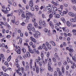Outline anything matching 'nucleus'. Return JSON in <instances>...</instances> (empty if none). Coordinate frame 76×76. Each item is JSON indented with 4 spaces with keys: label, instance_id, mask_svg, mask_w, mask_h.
<instances>
[{
    "label": "nucleus",
    "instance_id": "nucleus-42",
    "mask_svg": "<svg viewBox=\"0 0 76 76\" xmlns=\"http://www.w3.org/2000/svg\"><path fill=\"white\" fill-rule=\"evenodd\" d=\"M30 9H31V10L32 11H34V9H35V8L32 7H30Z\"/></svg>",
    "mask_w": 76,
    "mask_h": 76
},
{
    "label": "nucleus",
    "instance_id": "nucleus-2",
    "mask_svg": "<svg viewBox=\"0 0 76 76\" xmlns=\"http://www.w3.org/2000/svg\"><path fill=\"white\" fill-rule=\"evenodd\" d=\"M26 20H25V21L26 23H28L29 21V20H28L30 19V17H29V16L28 15H26Z\"/></svg>",
    "mask_w": 76,
    "mask_h": 76
},
{
    "label": "nucleus",
    "instance_id": "nucleus-17",
    "mask_svg": "<svg viewBox=\"0 0 76 76\" xmlns=\"http://www.w3.org/2000/svg\"><path fill=\"white\" fill-rule=\"evenodd\" d=\"M49 25L50 26H52L53 28H54V25H53V23L51 21L50 22Z\"/></svg>",
    "mask_w": 76,
    "mask_h": 76
},
{
    "label": "nucleus",
    "instance_id": "nucleus-41",
    "mask_svg": "<svg viewBox=\"0 0 76 76\" xmlns=\"http://www.w3.org/2000/svg\"><path fill=\"white\" fill-rule=\"evenodd\" d=\"M10 58H11V56H10L7 59V61H9L10 60Z\"/></svg>",
    "mask_w": 76,
    "mask_h": 76
},
{
    "label": "nucleus",
    "instance_id": "nucleus-4",
    "mask_svg": "<svg viewBox=\"0 0 76 76\" xmlns=\"http://www.w3.org/2000/svg\"><path fill=\"white\" fill-rule=\"evenodd\" d=\"M0 73H1L0 75V76H9V75L6 73H4V75L3 74V72H0Z\"/></svg>",
    "mask_w": 76,
    "mask_h": 76
},
{
    "label": "nucleus",
    "instance_id": "nucleus-12",
    "mask_svg": "<svg viewBox=\"0 0 76 76\" xmlns=\"http://www.w3.org/2000/svg\"><path fill=\"white\" fill-rule=\"evenodd\" d=\"M28 16L30 17V18H33V14H32V13L31 12H29V14H28Z\"/></svg>",
    "mask_w": 76,
    "mask_h": 76
},
{
    "label": "nucleus",
    "instance_id": "nucleus-18",
    "mask_svg": "<svg viewBox=\"0 0 76 76\" xmlns=\"http://www.w3.org/2000/svg\"><path fill=\"white\" fill-rule=\"evenodd\" d=\"M36 71L37 73H39V67H37L36 68Z\"/></svg>",
    "mask_w": 76,
    "mask_h": 76
},
{
    "label": "nucleus",
    "instance_id": "nucleus-15",
    "mask_svg": "<svg viewBox=\"0 0 76 76\" xmlns=\"http://www.w3.org/2000/svg\"><path fill=\"white\" fill-rule=\"evenodd\" d=\"M2 68L3 70L4 71V72H6L7 68L6 67L4 66H3L2 67Z\"/></svg>",
    "mask_w": 76,
    "mask_h": 76
},
{
    "label": "nucleus",
    "instance_id": "nucleus-43",
    "mask_svg": "<svg viewBox=\"0 0 76 76\" xmlns=\"http://www.w3.org/2000/svg\"><path fill=\"white\" fill-rule=\"evenodd\" d=\"M19 42L20 44H22V38H20V39Z\"/></svg>",
    "mask_w": 76,
    "mask_h": 76
},
{
    "label": "nucleus",
    "instance_id": "nucleus-24",
    "mask_svg": "<svg viewBox=\"0 0 76 76\" xmlns=\"http://www.w3.org/2000/svg\"><path fill=\"white\" fill-rule=\"evenodd\" d=\"M27 28L28 31H31V26H30V25H28L27 26Z\"/></svg>",
    "mask_w": 76,
    "mask_h": 76
},
{
    "label": "nucleus",
    "instance_id": "nucleus-55",
    "mask_svg": "<svg viewBox=\"0 0 76 76\" xmlns=\"http://www.w3.org/2000/svg\"><path fill=\"white\" fill-rule=\"evenodd\" d=\"M55 28H56V30L57 31H58L60 30V29H59V28H58L57 26H55Z\"/></svg>",
    "mask_w": 76,
    "mask_h": 76
},
{
    "label": "nucleus",
    "instance_id": "nucleus-39",
    "mask_svg": "<svg viewBox=\"0 0 76 76\" xmlns=\"http://www.w3.org/2000/svg\"><path fill=\"white\" fill-rule=\"evenodd\" d=\"M35 21H36V19H35V18H33L32 19V22H35Z\"/></svg>",
    "mask_w": 76,
    "mask_h": 76
},
{
    "label": "nucleus",
    "instance_id": "nucleus-9",
    "mask_svg": "<svg viewBox=\"0 0 76 76\" xmlns=\"http://www.w3.org/2000/svg\"><path fill=\"white\" fill-rule=\"evenodd\" d=\"M42 24L43 26H44V27H46L47 26V24L45 23V22L44 21H42Z\"/></svg>",
    "mask_w": 76,
    "mask_h": 76
},
{
    "label": "nucleus",
    "instance_id": "nucleus-64",
    "mask_svg": "<svg viewBox=\"0 0 76 76\" xmlns=\"http://www.w3.org/2000/svg\"><path fill=\"white\" fill-rule=\"evenodd\" d=\"M73 9H74L75 11H76V6L74 5L73 7Z\"/></svg>",
    "mask_w": 76,
    "mask_h": 76
},
{
    "label": "nucleus",
    "instance_id": "nucleus-3",
    "mask_svg": "<svg viewBox=\"0 0 76 76\" xmlns=\"http://www.w3.org/2000/svg\"><path fill=\"white\" fill-rule=\"evenodd\" d=\"M55 18H60L61 16L59 14H56L55 15Z\"/></svg>",
    "mask_w": 76,
    "mask_h": 76
},
{
    "label": "nucleus",
    "instance_id": "nucleus-14",
    "mask_svg": "<svg viewBox=\"0 0 76 76\" xmlns=\"http://www.w3.org/2000/svg\"><path fill=\"white\" fill-rule=\"evenodd\" d=\"M47 9L48 10H52V8L50 6H47Z\"/></svg>",
    "mask_w": 76,
    "mask_h": 76
},
{
    "label": "nucleus",
    "instance_id": "nucleus-28",
    "mask_svg": "<svg viewBox=\"0 0 76 76\" xmlns=\"http://www.w3.org/2000/svg\"><path fill=\"white\" fill-rule=\"evenodd\" d=\"M53 10L54 12H56L57 10V8L56 7H54L53 8Z\"/></svg>",
    "mask_w": 76,
    "mask_h": 76
},
{
    "label": "nucleus",
    "instance_id": "nucleus-56",
    "mask_svg": "<svg viewBox=\"0 0 76 76\" xmlns=\"http://www.w3.org/2000/svg\"><path fill=\"white\" fill-rule=\"evenodd\" d=\"M45 44H43L42 45V48H45Z\"/></svg>",
    "mask_w": 76,
    "mask_h": 76
},
{
    "label": "nucleus",
    "instance_id": "nucleus-57",
    "mask_svg": "<svg viewBox=\"0 0 76 76\" xmlns=\"http://www.w3.org/2000/svg\"><path fill=\"white\" fill-rule=\"evenodd\" d=\"M4 46H5V44H2L1 45V47H4Z\"/></svg>",
    "mask_w": 76,
    "mask_h": 76
},
{
    "label": "nucleus",
    "instance_id": "nucleus-38",
    "mask_svg": "<svg viewBox=\"0 0 76 76\" xmlns=\"http://www.w3.org/2000/svg\"><path fill=\"white\" fill-rule=\"evenodd\" d=\"M32 59H31L29 63V65H32Z\"/></svg>",
    "mask_w": 76,
    "mask_h": 76
},
{
    "label": "nucleus",
    "instance_id": "nucleus-29",
    "mask_svg": "<svg viewBox=\"0 0 76 76\" xmlns=\"http://www.w3.org/2000/svg\"><path fill=\"white\" fill-rule=\"evenodd\" d=\"M1 58L2 59H4V55L3 54H1Z\"/></svg>",
    "mask_w": 76,
    "mask_h": 76
},
{
    "label": "nucleus",
    "instance_id": "nucleus-48",
    "mask_svg": "<svg viewBox=\"0 0 76 76\" xmlns=\"http://www.w3.org/2000/svg\"><path fill=\"white\" fill-rule=\"evenodd\" d=\"M6 10H7V11H10V9L8 7L6 8Z\"/></svg>",
    "mask_w": 76,
    "mask_h": 76
},
{
    "label": "nucleus",
    "instance_id": "nucleus-30",
    "mask_svg": "<svg viewBox=\"0 0 76 76\" xmlns=\"http://www.w3.org/2000/svg\"><path fill=\"white\" fill-rule=\"evenodd\" d=\"M69 51L70 52V53H73V49L72 48V49H69Z\"/></svg>",
    "mask_w": 76,
    "mask_h": 76
},
{
    "label": "nucleus",
    "instance_id": "nucleus-53",
    "mask_svg": "<svg viewBox=\"0 0 76 76\" xmlns=\"http://www.w3.org/2000/svg\"><path fill=\"white\" fill-rule=\"evenodd\" d=\"M21 16L22 18H26V16L24 14H23L22 15H21Z\"/></svg>",
    "mask_w": 76,
    "mask_h": 76
},
{
    "label": "nucleus",
    "instance_id": "nucleus-31",
    "mask_svg": "<svg viewBox=\"0 0 76 76\" xmlns=\"http://www.w3.org/2000/svg\"><path fill=\"white\" fill-rule=\"evenodd\" d=\"M54 57L56 58H57V57H58V54L56 53H55L54 54Z\"/></svg>",
    "mask_w": 76,
    "mask_h": 76
},
{
    "label": "nucleus",
    "instance_id": "nucleus-62",
    "mask_svg": "<svg viewBox=\"0 0 76 76\" xmlns=\"http://www.w3.org/2000/svg\"><path fill=\"white\" fill-rule=\"evenodd\" d=\"M11 22L13 23H15V20L14 19L13 20H11Z\"/></svg>",
    "mask_w": 76,
    "mask_h": 76
},
{
    "label": "nucleus",
    "instance_id": "nucleus-26",
    "mask_svg": "<svg viewBox=\"0 0 76 76\" xmlns=\"http://www.w3.org/2000/svg\"><path fill=\"white\" fill-rule=\"evenodd\" d=\"M61 20L64 22V23H65L66 22V21H65V19H64V18H61Z\"/></svg>",
    "mask_w": 76,
    "mask_h": 76
},
{
    "label": "nucleus",
    "instance_id": "nucleus-11",
    "mask_svg": "<svg viewBox=\"0 0 76 76\" xmlns=\"http://www.w3.org/2000/svg\"><path fill=\"white\" fill-rule=\"evenodd\" d=\"M26 55L28 57H31V55L29 52H26Z\"/></svg>",
    "mask_w": 76,
    "mask_h": 76
},
{
    "label": "nucleus",
    "instance_id": "nucleus-46",
    "mask_svg": "<svg viewBox=\"0 0 76 76\" xmlns=\"http://www.w3.org/2000/svg\"><path fill=\"white\" fill-rule=\"evenodd\" d=\"M67 62H68V63H69V62L70 61V59L69 58V57L67 58Z\"/></svg>",
    "mask_w": 76,
    "mask_h": 76
},
{
    "label": "nucleus",
    "instance_id": "nucleus-21",
    "mask_svg": "<svg viewBox=\"0 0 76 76\" xmlns=\"http://www.w3.org/2000/svg\"><path fill=\"white\" fill-rule=\"evenodd\" d=\"M3 25H4V26H9V25H7V22H4V23Z\"/></svg>",
    "mask_w": 76,
    "mask_h": 76
},
{
    "label": "nucleus",
    "instance_id": "nucleus-35",
    "mask_svg": "<svg viewBox=\"0 0 76 76\" xmlns=\"http://www.w3.org/2000/svg\"><path fill=\"white\" fill-rule=\"evenodd\" d=\"M51 66V62L50 61L48 63V67Z\"/></svg>",
    "mask_w": 76,
    "mask_h": 76
},
{
    "label": "nucleus",
    "instance_id": "nucleus-5",
    "mask_svg": "<svg viewBox=\"0 0 76 76\" xmlns=\"http://www.w3.org/2000/svg\"><path fill=\"white\" fill-rule=\"evenodd\" d=\"M42 20L41 19H40L38 21V23H39V25H40V26H41V25H42Z\"/></svg>",
    "mask_w": 76,
    "mask_h": 76
},
{
    "label": "nucleus",
    "instance_id": "nucleus-1",
    "mask_svg": "<svg viewBox=\"0 0 76 76\" xmlns=\"http://www.w3.org/2000/svg\"><path fill=\"white\" fill-rule=\"evenodd\" d=\"M15 48L16 49H15V50L16 51L18 54H20V53H21V50L20 49V47H19V46L16 47Z\"/></svg>",
    "mask_w": 76,
    "mask_h": 76
},
{
    "label": "nucleus",
    "instance_id": "nucleus-60",
    "mask_svg": "<svg viewBox=\"0 0 76 76\" xmlns=\"http://www.w3.org/2000/svg\"><path fill=\"white\" fill-rule=\"evenodd\" d=\"M34 38H33V37L32 36H31L30 37V39L31 40V41H33V39H34Z\"/></svg>",
    "mask_w": 76,
    "mask_h": 76
},
{
    "label": "nucleus",
    "instance_id": "nucleus-63",
    "mask_svg": "<svg viewBox=\"0 0 76 76\" xmlns=\"http://www.w3.org/2000/svg\"><path fill=\"white\" fill-rule=\"evenodd\" d=\"M56 69L58 72H59L60 71V68H57Z\"/></svg>",
    "mask_w": 76,
    "mask_h": 76
},
{
    "label": "nucleus",
    "instance_id": "nucleus-8",
    "mask_svg": "<svg viewBox=\"0 0 76 76\" xmlns=\"http://www.w3.org/2000/svg\"><path fill=\"white\" fill-rule=\"evenodd\" d=\"M29 5L30 7H32L33 6H34V4H33V2L32 0H31L29 3Z\"/></svg>",
    "mask_w": 76,
    "mask_h": 76
},
{
    "label": "nucleus",
    "instance_id": "nucleus-54",
    "mask_svg": "<svg viewBox=\"0 0 76 76\" xmlns=\"http://www.w3.org/2000/svg\"><path fill=\"white\" fill-rule=\"evenodd\" d=\"M57 14V12H53L52 13V15H56V14Z\"/></svg>",
    "mask_w": 76,
    "mask_h": 76
},
{
    "label": "nucleus",
    "instance_id": "nucleus-59",
    "mask_svg": "<svg viewBox=\"0 0 76 76\" xmlns=\"http://www.w3.org/2000/svg\"><path fill=\"white\" fill-rule=\"evenodd\" d=\"M3 23H4L3 22H0V26H2Z\"/></svg>",
    "mask_w": 76,
    "mask_h": 76
},
{
    "label": "nucleus",
    "instance_id": "nucleus-6",
    "mask_svg": "<svg viewBox=\"0 0 76 76\" xmlns=\"http://www.w3.org/2000/svg\"><path fill=\"white\" fill-rule=\"evenodd\" d=\"M76 18H71L70 19V21H71V22H76Z\"/></svg>",
    "mask_w": 76,
    "mask_h": 76
},
{
    "label": "nucleus",
    "instance_id": "nucleus-58",
    "mask_svg": "<svg viewBox=\"0 0 76 76\" xmlns=\"http://www.w3.org/2000/svg\"><path fill=\"white\" fill-rule=\"evenodd\" d=\"M35 33H36V34L37 35H39L40 34H39V32L38 31H37L36 32H35Z\"/></svg>",
    "mask_w": 76,
    "mask_h": 76
},
{
    "label": "nucleus",
    "instance_id": "nucleus-44",
    "mask_svg": "<svg viewBox=\"0 0 76 76\" xmlns=\"http://www.w3.org/2000/svg\"><path fill=\"white\" fill-rule=\"evenodd\" d=\"M49 17L50 19H51V18H53V14H50L49 15Z\"/></svg>",
    "mask_w": 76,
    "mask_h": 76
},
{
    "label": "nucleus",
    "instance_id": "nucleus-47",
    "mask_svg": "<svg viewBox=\"0 0 76 76\" xmlns=\"http://www.w3.org/2000/svg\"><path fill=\"white\" fill-rule=\"evenodd\" d=\"M44 31L45 32H48V29L46 28H45L44 29Z\"/></svg>",
    "mask_w": 76,
    "mask_h": 76
},
{
    "label": "nucleus",
    "instance_id": "nucleus-22",
    "mask_svg": "<svg viewBox=\"0 0 76 76\" xmlns=\"http://www.w3.org/2000/svg\"><path fill=\"white\" fill-rule=\"evenodd\" d=\"M52 60L53 61H54L55 63H56L57 62V61H56V58H53Z\"/></svg>",
    "mask_w": 76,
    "mask_h": 76
},
{
    "label": "nucleus",
    "instance_id": "nucleus-37",
    "mask_svg": "<svg viewBox=\"0 0 76 76\" xmlns=\"http://www.w3.org/2000/svg\"><path fill=\"white\" fill-rule=\"evenodd\" d=\"M58 73H59V76H61L62 75V72H61L59 71V72H58Z\"/></svg>",
    "mask_w": 76,
    "mask_h": 76
},
{
    "label": "nucleus",
    "instance_id": "nucleus-32",
    "mask_svg": "<svg viewBox=\"0 0 76 76\" xmlns=\"http://www.w3.org/2000/svg\"><path fill=\"white\" fill-rule=\"evenodd\" d=\"M63 64L65 66H66L67 65V62L66 61H63Z\"/></svg>",
    "mask_w": 76,
    "mask_h": 76
},
{
    "label": "nucleus",
    "instance_id": "nucleus-49",
    "mask_svg": "<svg viewBox=\"0 0 76 76\" xmlns=\"http://www.w3.org/2000/svg\"><path fill=\"white\" fill-rule=\"evenodd\" d=\"M62 73H64V67L62 68Z\"/></svg>",
    "mask_w": 76,
    "mask_h": 76
},
{
    "label": "nucleus",
    "instance_id": "nucleus-7",
    "mask_svg": "<svg viewBox=\"0 0 76 76\" xmlns=\"http://www.w3.org/2000/svg\"><path fill=\"white\" fill-rule=\"evenodd\" d=\"M68 14L69 15H70V16H72V17H75V14H74V13L72 12H69Z\"/></svg>",
    "mask_w": 76,
    "mask_h": 76
},
{
    "label": "nucleus",
    "instance_id": "nucleus-16",
    "mask_svg": "<svg viewBox=\"0 0 76 76\" xmlns=\"http://www.w3.org/2000/svg\"><path fill=\"white\" fill-rule=\"evenodd\" d=\"M48 70L49 71L53 72V68H51V66H48Z\"/></svg>",
    "mask_w": 76,
    "mask_h": 76
},
{
    "label": "nucleus",
    "instance_id": "nucleus-20",
    "mask_svg": "<svg viewBox=\"0 0 76 76\" xmlns=\"http://www.w3.org/2000/svg\"><path fill=\"white\" fill-rule=\"evenodd\" d=\"M34 25L36 28H38V24L34 22Z\"/></svg>",
    "mask_w": 76,
    "mask_h": 76
},
{
    "label": "nucleus",
    "instance_id": "nucleus-61",
    "mask_svg": "<svg viewBox=\"0 0 76 76\" xmlns=\"http://www.w3.org/2000/svg\"><path fill=\"white\" fill-rule=\"evenodd\" d=\"M2 8L3 9H6V7H5V6L4 5H2Z\"/></svg>",
    "mask_w": 76,
    "mask_h": 76
},
{
    "label": "nucleus",
    "instance_id": "nucleus-40",
    "mask_svg": "<svg viewBox=\"0 0 76 76\" xmlns=\"http://www.w3.org/2000/svg\"><path fill=\"white\" fill-rule=\"evenodd\" d=\"M48 47L49 50H50V49H51V46L50 45H48Z\"/></svg>",
    "mask_w": 76,
    "mask_h": 76
},
{
    "label": "nucleus",
    "instance_id": "nucleus-25",
    "mask_svg": "<svg viewBox=\"0 0 76 76\" xmlns=\"http://www.w3.org/2000/svg\"><path fill=\"white\" fill-rule=\"evenodd\" d=\"M66 25L68 26H70V23L69 21H67L66 22Z\"/></svg>",
    "mask_w": 76,
    "mask_h": 76
},
{
    "label": "nucleus",
    "instance_id": "nucleus-52",
    "mask_svg": "<svg viewBox=\"0 0 76 76\" xmlns=\"http://www.w3.org/2000/svg\"><path fill=\"white\" fill-rule=\"evenodd\" d=\"M48 36H50V30H49L48 33Z\"/></svg>",
    "mask_w": 76,
    "mask_h": 76
},
{
    "label": "nucleus",
    "instance_id": "nucleus-51",
    "mask_svg": "<svg viewBox=\"0 0 76 76\" xmlns=\"http://www.w3.org/2000/svg\"><path fill=\"white\" fill-rule=\"evenodd\" d=\"M57 76V72L56 71L54 73V76Z\"/></svg>",
    "mask_w": 76,
    "mask_h": 76
},
{
    "label": "nucleus",
    "instance_id": "nucleus-45",
    "mask_svg": "<svg viewBox=\"0 0 76 76\" xmlns=\"http://www.w3.org/2000/svg\"><path fill=\"white\" fill-rule=\"evenodd\" d=\"M71 1L72 3H73V4H75V3H76V0H71Z\"/></svg>",
    "mask_w": 76,
    "mask_h": 76
},
{
    "label": "nucleus",
    "instance_id": "nucleus-13",
    "mask_svg": "<svg viewBox=\"0 0 76 76\" xmlns=\"http://www.w3.org/2000/svg\"><path fill=\"white\" fill-rule=\"evenodd\" d=\"M22 51L24 53H26V49H25V48H22Z\"/></svg>",
    "mask_w": 76,
    "mask_h": 76
},
{
    "label": "nucleus",
    "instance_id": "nucleus-27",
    "mask_svg": "<svg viewBox=\"0 0 76 76\" xmlns=\"http://www.w3.org/2000/svg\"><path fill=\"white\" fill-rule=\"evenodd\" d=\"M25 67H26V69H25V71H27V70H29V66H28V65L26 66Z\"/></svg>",
    "mask_w": 76,
    "mask_h": 76
},
{
    "label": "nucleus",
    "instance_id": "nucleus-36",
    "mask_svg": "<svg viewBox=\"0 0 76 76\" xmlns=\"http://www.w3.org/2000/svg\"><path fill=\"white\" fill-rule=\"evenodd\" d=\"M21 69L22 73H23V74L25 73V72H24V69H23V67H21Z\"/></svg>",
    "mask_w": 76,
    "mask_h": 76
},
{
    "label": "nucleus",
    "instance_id": "nucleus-34",
    "mask_svg": "<svg viewBox=\"0 0 76 76\" xmlns=\"http://www.w3.org/2000/svg\"><path fill=\"white\" fill-rule=\"evenodd\" d=\"M52 3V4H54V5H55V6H57V3L54 2V1H52L51 2Z\"/></svg>",
    "mask_w": 76,
    "mask_h": 76
},
{
    "label": "nucleus",
    "instance_id": "nucleus-23",
    "mask_svg": "<svg viewBox=\"0 0 76 76\" xmlns=\"http://www.w3.org/2000/svg\"><path fill=\"white\" fill-rule=\"evenodd\" d=\"M50 42L52 45H53L54 46H56V44H55V43L53 42V41H50Z\"/></svg>",
    "mask_w": 76,
    "mask_h": 76
},
{
    "label": "nucleus",
    "instance_id": "nucleus-10",
    "mask_svg": "<svg viewBox=\"0 0 76 76\" xmlns=\"http://www.w3.org/2000/svg\"><path fill=\"white\" fill-rule=\"evenodd\" d=\"M18 13L19 16L21 15V14H22V11H21L20 9L18 10Z\"/></svg>",
    "mask_w": 76,
    "mask_h": 76
},
{
    "label": "nucleus",
    "instance_id": "nucleus-19",
    "mask_svg": "<svg viewBox=\"0 0 76 76\" xmlns=\"http://www.w3.org/2000/svg\"><path fill=\"white\" fill-rule=\"evenodd\" d=\"M35 9H36V11H38L39 9V8L38 7V6L36 5L35 6Z\"/></svg>",
    "mask_w": 76,
    "mask_h": 76
},
{
    "label": "nucleus",
    "instance_id": "nucleus-33",
    "mask_svg": "<svg viewBox=\"0 0 76 76\" xmlns=\"http://www.w3.org/2000/svg\"><path fill=\"white\" fill-rule=\"evenodd\" d=\"M31 30H32V31L34 32H36V31H35V28H34V27H32Z\"/></svg>",
    "mask_w": 76,
    "mask_h": 76
},
{
    "label": "nucleus",
    "instance_id": "nucleus-50",
    "mask_svg": "<svg viewBox=\"0 0 76 76\" xmlns=\"http://www.w3.org/2000/svg\"><path fill=\"white\" fill-rule=\"evenodd\" d=\"M58 10L59 12H61L62 11V9L61 8H58Z\"/></svg>",
    "mask_w": 76,
    "mask_h": 76
}]
</instances>
